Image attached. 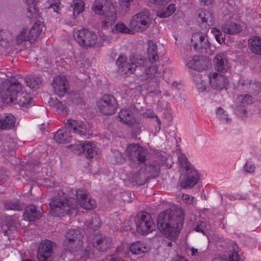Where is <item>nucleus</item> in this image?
<instances>
[{"instance_id": "f257e3e1", "label": "nucleus", "mask_w": 261, "mask_h": 261, "mask_svg": "<svg viewBox=\"0 0 261 261\" xmlns=\"http://www.w3.org/2000/svg\"><path fill=\"white\" fill-rule=\"evenodd\" d=\"M75 196L76 199H62L59 196L53 197L49 202L50 212L55 216L60 217L67 214H76L79 204L82 208L87 210L93 209L96 206L95 200L88 197L86 191L78 190Z\"/></svg>"}, {"instance_id": "f03ea898", "label": "nucleus", "mask_w": 261, "mask_h": 261, "mask_svg": "<svg viewBox=\"0 0 261 261\" xmlns=\"http://www.w3.org/2000/svg\"><path fill=\"white\" fill-rule=\"evenodd\" d=\"M185 215L181 207H173L161 212L157 219L160 231L170 240H176L184 224Z\"/></svg>"}, {"instance_id": "7ed1b4c3", "label": "nucleus", "mask_w": 261, "mask_h": 261, "mask_svg": "<svg viewBox=\"0 0 261 261\" xmlns=\"http://www.w3.org/2000/svg\"><path fill=\"white\" fill-rule=\"evenodd\" d=\"M32 98L25 92L15 79L10 80L0 77V103L18 104L21 107L29 105Z\"/></svg>"}, {"instance_id": "20e7f679", "label": "nucleus", "mask_w": 261, "mask_h": 261, "mask_svg": "<svg viewBox=\"0 0 261 261\" xmlns=\"http://www.w3.org/2000/svg\"><path fill=\"white\" fill-rule=\"evenodd\" d=\"M68 130L59 129L54 135L55 140L59 143H68L71 139L69 134L73 132L80 136L89 135L90 126L87 123L80 122L74 120H68L65 124Z\"/></svg>"}, {"instance_id": "39448f33", "label": "nucleus", "mask_w": 261, "mask_h": 261, "mask_svg": "<svg viewBox=\"0 0 261 261\" xmlns=\"http://www.w3.org/2000/svg\"><path fill=\"white\" fill-rule=\"evenodd\" d=\"M95 14L101 16L102 27L107 28L115 21L116 15L114 6L107 0H97L92 7Z\"/></svg>"}, {"instance_id": "423d86ee", "label": "nucleus", "mask_w": 261, "mask_h": 261, "mask_svg": "<svg viewBox=\"0 0 261 261\" xmlns=\"http://www.w3.org/2000/svg\"><path fill=\"white\" fill-rule=\"evenodd\" d=\"M178 160L179 166L183 171H185L184 178L180 180L181 187L185 189L193 187L198 181L199 177L198 173L194 168L191 167L184 154H180L178 158Z\"/></svg>"}, {"instance_id": "0eeeda50", "label": "nucleus", "mask_w": 261, "mask_h": 261, "mask_svg": "<svg viewBox=\"0 0 261 261\" xmlns=\"http://www.w3.org/2000/svg\"><path fill=\"white\" fill-rule=\"evenodd\" d=\"M134 221L137 232L142 235L148 234L155 228L152 218L146 212H139L135 217Z\"/></svg>"}, {"instance_id": "6e6552de", "label": "nucleus", "mask_w": 261, "mask_h": 261, "mask_svg": "<svg viewBox=\"0 0 261 261\" xmlns=\"http://www.w3.org/2000/svg\"><path fill=\"white\" fill-rule=\"evenodd\" d=\"M149 13L147 10H144L132 17L130 20V28L136 32H142L145 31L150 24Z\"/></svg>"}, {"instance_id": "1a4fd4ad", "label": "nucleus", "mask_w": 261, "mask_h": 261, "mask_svg": "<svg viewBox=\"0 0 261 261\" xmlns=\"http://www.w3.org/2000/svg\"><path fill=\"white\" fill-rule=\"evenodd\" d=\"M73 35L77 42L85 48L92 47L97 42L96 34L88 29L77 30L74 33Z\"/></svg>"}, {"instance_id": "9d476101", "label": "nucleus", "mask_w": 261, "mask_h": 261, "mask_svg": "<svg viewBox=\"0 0 261 261\" xmlns=\"http://www.w3.org/2000/svg\"><path fill=\"white\" fill-rule=\"evenodd\" d=\"M191 40L194 50L198 53L201 54L206 53V50L211 47L207 35L205 33H194L192 36Z\"/></svg>"}, {"instance_id": "9b49d317", "label": "nucleus", "mask_w": 261, "mask_h": 261, "mask_svg": "<svg viewBox=\"0 0 261 261\" xmlns=\"http://www.w3.org/2000/svg\"><path fill=\"white\" fill-rule=\"evenodd\" d=\"M98 107L103 114L111 115L115 112L117 108V102L112 95H105L99 100Z\"/></svg>"}, {"instance_id": "f8f14e48", "label": "nucleus", "mask_w": 261, "mask_h": 261, "mask_svg": "<svg viewBox=\"0 0 261 261\" xmlns=\"http://www.w3.org/2000/svg\"><path fill=\"white\" fill-rule=\"evenodd\" d=\"M56 247V244L48 240L42 241L38 247L37 258L39 261H49Z\"/></svg>"}, {"instance_id": "ddd939ff", "label": "nucleus", "mask_w": 261, "mask_h": 261, "mask_svg": "<svg viewBox=\"0 0 261 261\" xmlns=\"http://www.w3.org/2000/svg\"><path fill=\"white\" fill-rule=\"evenodd\" d=\"M126 152L129 159L134 162L143 163L146 160V152L138 144H133L128 145Z\"/></svg>"}, {"instance_id": "4468645a", "label": "nucleus", "mask_w": 261, "mask_h": 261, "mask_svg": "<svg viewBox=\"0 0 261 261\" xmlns=\"http://www.w3.org/2000/svg\"><path fill=\"white\" fill-rule=\"evenodd\" d=\"M52 86L55 93L59 97H63L68 90V82L65 76L58 75L54 78Z\"/></svg>"}, {"instance_id": "2eb2a0df", "label": "nucleus", "mask_w": 261, "mask_h": 261, "mask_svg": "<svg viewBox=\"0 0 261 261\" xmlns=\"http://www.w3.org/2000/svg\"><path fill=\"white\" fill-rule=\"evenodd\" d=\"M209 65L208 59L203 56H195L188 63L189 68L199 72L206 69Z\"/></svg>"}, {"instance_id": "dca6fc26", "label": "nucleus", "mask_w": 261, "mask_h": 261, "mask_svg": "<svg viewBox=\"0 0 261 261\" xmlns=\"http://www.w3.org/2000/svg\"><path fill=\"white\" fill-rule=\"evenodd\" d=\"M197 21L205 31H207L210 27L214 24V19L212 14L206 10H201L199 11L197 17Z\"/></svg>"}, {"instance_id": "f3484780", "label": "nucleus", "mask_w": 261, "mask_h": 261, "mask_svg": "<svg viewBox=\"0 0 261 261\" xmlns=\"http://www.w3.org/2000/svg\"><path fill=\"white\" fill-rule=\"evenodd\" d=\"M70 147L73 151H83L86 158L88 159L93 158L96 155V151L95 150L94 144L91 142H86L80 144L71 145Z\"/></svg>"}, {"instance_id": "a211bd4d", "label": "nucleus", "mask_w": 261, "mask_h": 261, "mask_svg": "<svg viewBox=\"0 0 261 261\" xmlns=\"http://www.w3.org/2000/svg\"><path fill=\"white\" fill-rule=\"evenodd\" d=\"M126 58L123 56H119L116 61V64L119 71L123 74L129 75L133 74L136 70V66L131 62H126Z\"/></svg>"}, {"instance_id": "6ab92c4d", "label": "nucleus", "mask_w": 261, "mask_h": 261, "mask_svg": "<svg viewBox=\"0 0 261 261\" xmlns=\"http://www.w3.org/2000/svg\"><path fill=\"white\" fill-rule=\"evenodd\" d=\"M209 81L211 87L218 90L225 88L228 84L227 78L223 75L216 72L214 73L212 76L209 75Z\"/></svg>"}, {"instance_id": "aec40b11", "label": "nucleus", "mask_w": 261, "mask_h": 261, "mask_svg": "<svg viewBox=\"0 0 261 261\" xmlns=\"http://www.w3.org/2000/svg\"><path fill=\"white\" fill-rule=\"evenodd\" d=\"M23 218L30 222L34 221L42 216V212L39 207L30 204L25 207L23 213Z\"/></svg>"}, {"instance_id": "412c9836", "label": "nucleus", "mask_w": 261, "mask_h": 261, "mask_svg": "<svg viewBox=\"0 0 261 261\" xmlns=\"http://www.w3.org/2000/svg\"><path fill=\"white\" fill-rule=\"evenodd\" d=\"M215 69L221 72H226L229 68L228 59L224 53L217 54L213 60Z\"/></svg>"}, {"instance_id": "4be33fe9", "label": "nucleus", "mask_w": 261, "mask_h": 261, "mask_svg": "<svg viewBox=\"0 0 261 261\" xmlns=\"http://www.w3.org/2000/svg\"><path fill=\"white\" fill-rule=\"evenodd\" d=\"M95 244L94 246L98 250L101 252L106 251L111 245L112 240L111 238H106L101 234L95 235L94 239Z\"/></svg>"}, {"instance_id": "5701e85b", "label": "nucleus", "mask_w": 261, "mask_h": 261, "mask_svg": "<svg viewBox=\"0 0 261 261\" xmlns=\"http://www.w3.org/2000/svg\"><path fill=\"white\" fill-rule=\"evenodd\" d=\"M241 86L243 90L252 93H257L261 91V84L256 81L244 80L241 82Z\"/></svg>"}, {"instance_id": "b1692460", "label": "nucleus", "mask_w": 261, "mask_h": 261, "mask_svg": "<svg viewBox=\"0 0 261 261\" xmlns=\"http://www.w3.org/2000/svg\"><path fill=\"white\" fill-rule=\"evenodd\" d=\"M82 235L80 230L70 229L66 234V240L64 242V244L67 246L74 243L79 244Z\"/></svg>"}, {"instance_id": "393cba45", "label": "nucleus", "mask_w": 261, "mask_h": 261, "mask_svg": "<svg viewBox=\"0 0 261 261\" xmlns=\"http://www.w3.org/2000/svg\"><path fill=\"white\" fill-rule=\"evenodd\" d=\"M15 123V118L11 114H5L0 117V128L2 129H11Z\"/></svg>"}, {"instance_id": "a878e982", "label": "nucleus", "mask_w": 261, "mask_h": 261, "mask_svg": "<svg viewBox=\"0 0 261 261\" xmlns=\"http://www.w3.org/2000/svg\"><path fill=\"white\" fill-rule=\"evenodd\" d=\"M28 5L27 16L29 18L36 19L40 17V13L37 7L38 0H25Z\"/></svg>"}, {"instance_id": "bb28decb", "label": "nucleus", "mask_w": 261, "mask_h": 261, "mask_svg": "<svg viewBox=\"0 0 261 261\" xmlns=\"http://www.w3.org/2000/svg\"><path fill=\"white\" fill-rule=\"evenodd\" d=\"M48 103L50 107L59 114H62L63 115L67 114L68 111V108L57 98L54 99L53 98H50Z\"/></svg>"}, {"instance_id": "cd10ccee", "label": "nucleus", "mask_w": 261, "mask_h": 261, "mask_svg": "<svg viewBox=\"0 0 261 261\" xmlns=\"http://www.w3.org/2000/svg\"><path fill=\"white\" fill-rule=\"evenodd\" d=\"M157 49L158 46L155 42L152 40L148 41L147 58L149 62H153L159 60Z\"/></svg>"}, {"instance_id": "c85d7f7f", "label": "nucleus", "mask_w": 261, "mask_h": 261, "mask_svg": "<svg viewBox=\"0 0 261 261\" xmlns=\"http://www.w3.org/2000/svg\"><path fill=\"white\" fill-rule=\"evenodd\" d=\"M120 121L130 126L136 123L132 112L128 110H122L118 114Z\"/></svg>"}, {"instance_id": "c756f323", "label": "nucleus", "mask_w": 261, "mask_h": 261, "mask_svg": "<svg viewBox=\"0 0 261 261\" xmlns=\"http://www.w3.org/2000/svg\"><path fill=\"white\" fill-rule=\"evenodd\" d=\"M42 24L40 21L36 22L28 33V41L34 42L42 31Z\"/></svg>"}, {"instance_id": "7c9ffc66", "label": "nucleus", "mask_w": 261, "mask_h": 261, "mask_svg": "<svg viewBox=\"0 0 261 261\" xmlns=\"http://www.w3.org/2000/svg\"><path fill=\"white\" fill-rule=\"evenodd\" d=\"M17 221L12 217H7L4 220L1 228L5 235L8 233V231L14 230L16 228Z\"/></svg>"}, {"instance_id": "2f4dec72", "label": "nucleus", "mask_w": 261, "mask_h": 261, "mask_svg": "<svg viewBox=\"0 0 261 261\" xmlns=\"http://www.w3.org/2000/svg\"><path fill=\"white\" fill-rule=\"evenodd\" d=\"M148 179V176L146 175L143 168L139 171L133 174L129 177V180L132 182H136L139 185H143L146 183Z\"/></svg>"}, {"instance_id": "473e14b6", "label": "nucleus", "mask_w": 261, "mask_h": 261, "mask_svg": "<svg viewBox=\"0 0 261 261\" xmlns=\"http://www.w3.org/2000/svg\"><path fill=\"white\" fill-rule=\"evenodd\" d=\"M36 165L32 162L26 163L22 166V169L19 170V174L23 178L25 177L32 178L34 174Z\"/></svg>"}, {"instance_id": "72a5a7b5", "label": "nucleus", "mask_w": 261, "mask_h": 261, "mask_svg": "<svg viewBox=\"0 0 261 261\" xmlns=\"http://www.w3.org/2000/svg\"><path fill=\"white\" fill-rule=\"evenodd\" d=\"M249 48L255 54L261 55V39L258 36H253L248 40Z\"/></svg>"}, {"instance_id": "f704fd0d", "label": "nucleus", "mask_w": 261, "mask_h": 261, "mask_svg": "<svg viewBox=\"0 0 261 261\" xmlns=\"http://www.w3.org/2000/svg\"><path fill=\"white\" fill-rule=\"evenodd\" d=\"M148 250V247L143 242L141 241L135 242L132 244L129 247V251L133 254H140L147 252Z\"/></svg>"}, {"instance_id": "c9c22d12", "label": "nucleus", "mask_w": 261, "mask_h": 261, "mask_svg": "<svg viewBox=\"0 0 261 261\" xmlns=\"http://www.w3.org/2000/svg\"><path fill=\"white\" fill-rule=\"evenodd\" d=\"M25 82L27 86L35 90L38 89L42 84V80L40 77L33 75L27 76Z\"/></svg>"}, {"instance_id": "e433bc0d", "label": "nucleus", "mask_w": 261, "mask_h": 261, "mask_svg": "<svg viewBox=\"0 0 261 261\" xmlns=\"http://www.w3.org/2000/svg\"><path fill=\"white\" fill-rule=\"evenodd\" d=\"M15 146V143L12 139L7 138L4 141L3 145L0 146V151L4 150L12 156L15 154L14 148Z\"/></svg>"}, {"instance_id": "4c0bfd02", "label": "nucleus", "mask_w": 261, "mask_h": 261, "mask_svg": "<svg viewBox=\"0 0 261 261\" xmlns=\"http://www.w3.org/2000/svg\"><path fill=\"white\" fill-rule=\"evenodd\" d=\"M222 29L224 33L230 35L239 33L242 30L241 25L237 23L226 24L223 25Z\"/></svg>"}, {"instance_id": "58836bf2", "label": "nucleus", "mask_w": 261, "mask_h": 261, "mask_svg": "<svg viewBox=\"0 0 261 261\" xmlns=\"http://www.w3.org/2000/svg\"><path fill=\"white\" fill-rule=\"evenodd\" d=\"M12 38L11 34L9 31L0 32V45L7 48L10 46Z\"/></svg>"}, {"instance_id": "ea45409f", "label": "nucleus", "mask_w": 261, "mask_h": 261, "mask_svg": "<svg viewBox=\"0 0 261 261\" xmlns=\"http://www.w3.org/2000/svg\"><path fill=\"white\" fill-rule=\"evenodd\" d=\"M146 175L149 178H154L158 176L159 174V169L154 165H145V168H143Z\"/></svg>"}, {"instance_id": "a19ab883", "label": "nucleus", "mask_w": 261, "mask_h": 261, "mask_svg": "<svg viewBox=\"0 0 261 261\" xmlns=\"http://www.w3.org/2000/svg\"><path fill=\"white\" fill-rule=\"evenodd\" d=\"M69 99V101L74 105H78L82 102L83 97L81 94L75 92L68 93V91L64 95Z\"/></svg>"}, {"instance_id": "79ce46f5", "label": "nucleus", "mask_w": 261, "mask_h": 261, "mask_svg": "<svg viewBox=\"0 0 261 261\" xmlns=\"http://www.w3.org/2000/svg\"><path fill=\"white\" fill-rule=\"evenodd\" d=\"M175 11V5L170 4L165 10L159 11L156 15L162 18H166L171 16Z\"/></svg>"}, {"instance_id": "37998d69", "label": "nucleus", "mask_w": 261, "mask_h": 261, "mask_svg": "<svg viewBox=\"0 0 261 261\" xmlns=\"http://www.w3.org/2000/svg\"><path fill=\"white\" fill-rule=\"evenodd\" d=\"M129 61L136 66V68L139 66H145L147 62L146 60L144 57L139 55L133 56L130 57Z\"/></svg>"}, {"instance_id": "c03bdc74", "label": "nucleus", "mask_w": 261, "mask_h": 261, "mask_svg": "<svg viewBox=\"0 0 261 261\" xmlns=\"http://www.w3.org/2000/svg\"><path fill=\"white\" fill-rule=\"evenodd\" d=\"M145 73L147 76L146 78V81L155 77L157 74H159L158 72V67L154 65L150 66L146 69Z\"/></svg>"}, {"instance_id": "a18cd8bd", "label": "nucleus", "mask_w": 261, "mask_h": 261, "mask_svg": "<svg viewBox=\"0 0 261 261\" xmlns=\"http://www.w3.org/2000/svg\"><path fill=\"white\" fill-rule=\"evenodd\" d=\"M4 207L6 210L21 211L22 207L18 201H7L4 203Z\"/></svg>"}, {"instance_id": "49530a36", "label": "nucleus", "mask_w": 261, "mask_h": 261, "mask_svg": "<svg viewBox=\"0 0 261 261\" xmlns=\"http://www.w3.org/2000/svg\"><path fill=\"white\" fill-rule=\"evenodd\" d=\"M84 3L82 0H76L74 2V6L73 8V16L79 15L80 13L82 12L84 10Z\"/></svg>"}, {"instance_id": "de8ad7c7", "label": "nucleus", "mask_w": 261, "mask_h": 261, "mask_svg": "<svg viewBox=\"0 0 261 261\" xmlns=\"http://www.w3.org/2000/svg\"><path fill=\"white\" fill-rule=\"evenodd\" d=\"M115 29L116 32L122 33L132 34L134 33L131 29L127 28L124 23L122 22H119L117 23L115 25Z\"/></svg>"}, {"instance_id": "09e8293b", "label": "nucleus", "mask_w": 261, "mask_h": 261, "mask_svg": "<svg viewBox=\"0 0 261 261\" xmlns=\"http://www.w3.org/2000/svg\"><path fill=\"white\" fill-rule=\"evenodd\" d=\"M101 226L100 219L98 217L95 216L92 218L91 222H89L87 224L88 228H93L96 229Z\"/></svg>"}, {"instance_id": "8fccbe9b", "label": "nucleus", "mask_w": 261, "mask_h": 261, "mask_svg": "<svg viewBox=\"0 0 261 261\" xmlns=\"http://www.w3.org/2000/svg\"><path fill=\"white\" fill-rule=\"evenodd\" d=\"M17 43L20 44L22 42L28 41V33L26 29H23L18 34L16 37Z\"/></svg>"}, {"instance_id": "3c124183", "label": "nucleus", "mask_w": 261, "mask_h": 261, "mask_svg": "<svg viewBox=\"0 0 261 261\" xmlns=\"http://www.w3.org/2000/svg\"><path fill=\"white\" fill-rule=\"evenodd\" d=\"M240 97L242 98L241 103L244 105L251 104L254 101L253 97L248 94H245L243 96L241 95Z\"/></svg>"}, {"instance_id": "603ef678", "label": "nucleus", "mask_w": 261, "mask_h": 261, "mask_svg": "<svg viewBox=\"0 0 261 261\" xmlns=\"http://www.w3.org/2000/svg\"><path fill=\"white\" fill-rule=\"evenodd\" d=\"M133 1L134 0H120V6L125 12H126Z\"/></svg>"}, {"instance_id": "864d4df0", "label": "nucleus", "mask_w": 261, "mask_h": 261, "mask_svg": "<svg viewBox=\"0 0 261 261\" xmlns=\"http://www.w3.org/2000/svg\"><path fill=\"white\" fill-rule=\"evenodd\" d=\"M8 178V171L4 169H0V185L3 184Z\"/></svg>"}, {"instance_id": "5fc2aeb1", "label": "nucleus", "mask_w": 261, "mask_h": 261, "mask_svg": "<svg viewBox=\"0 0 261 261\" xmlns=\"http://www.w3.org/2000/svg\"><path fill=\"white\" fill-rule=\"evenodd\" d=\"M235 112L237 115L241 116H245L247 114L246 110L244 107L241 106H239L236 107Z\"/></svg>"}, {"instance_id": "6e6d98bb", "label": "nucleus", "mask_w": 261, "mask_h": 261, "mask_svg": "<svg viewBox=\"0 0 261 261\" xmlns=\"http://www.w3.org/2000/svg\"><path fill=\"white\" fill-rule=\"evenodd\" d=\"M216 33L215 34L216 40L220 44L224 43V40H223V35H222V32L219 30H216Z\"/></svg>"}, {"instance_id": "4d7b16f0", "label": "nucleus", "mask_w": 261, "mask_h": 261, "mask_svg": "<svg viewBox=\"0 0 261 261\" xmlns=\"http://www.w3.org/2000/svg\"><path fill=\"white\" fill-rule=\"evenodd\" d=\"M229 261H241L236 251H233L229 256Z\"/></svg>"}, {"instance_id": "13d9d810", "label": "nucleus", "mask_w": 261, "mask_h": 261, "mask_svg": "<svg viewBox=\"0 0 261 261\" xmlns=\"http://www.w3.org/2000/svg\"><path fill=\"white\" fill-rule=\"evenodd\" d=\"M115 155L116 158V162L118 163H121L124 162V158L123 156V155L119 151H116L115 152Z\"/></svg>"}, {"instance_id": "bf43d9fd", "label": "nucleus", "mask_w": 261, "mask_h": 261, "mask_svg": "<svg viewBox=\"0 0 261 261\" xmlns=\"http://www.w3.org/2000/svg\"><path fill=\"white\" fill-rule=\"evenodd\" d=\"M60 2L59 0H55L54 3H52L48 7V9L52 8L55 12H58V10L59 9Z\"/></svg>"}, {"instance_id": "052dcab7", "label": "nucleus", "mask_w": 261, "mask_h": 261, "mask_svg": "<svg viewBox=\"0 0 261 261\" xmlns=\"http://www.w3.org/2000/svg\"><path fill=\"white\" fill-rule=\"evenodd\" d=\"M244 169L247 172L252 173L254 172L255 167L252 165L246 163L244 166Z\"/></svg>"}, {"instance_id": "680f3d73", "label": "nucleus", "mask_w": 261, "mask_h": 261, "mask_svg": "<svg viewBox=\"0 0 261 261\" xmlns=\"http://www.w3.org/2000/svg\"><path fill=\"white\" fill-rule=\"evenodd\" d=\"M146 115L148 117H150V118H156V121L158 123V124L160 125L161 124V121L159 119V118L158 117V116H156V115L153 112H149L148 111L147 113H146Z\"/></svg>"}, {"instance_id": "e2e57ef3", "label": "nucleus", "mask_w": 261, "mask_h": 261, "mask_svg": "<svg viewBox=\"0 0 261 261\" xmlns=\"http://www.w3.org/2000/svg\"><path fill=\"white\" fill-rule=\"evenodd\" d=\"M150 1L156 4L162 5V4H163L164 3H167L170 0H150Z\"/></svg>"}, {"instance_id": "0e129e2a", "label": "nucleus", "mask_w": 261, "mask_h": 261, "mask_svg": "<svg viewBox=\"0 0 261 261\" xmlns=\"http://www.w3.org/2000/svg\"><path fill=\"white\" fill-rule=\"evenodd\" d=\"M171 261H188L185 258L180 256H177L174 257Z\"/></svg>"}, {"instance_id": "69168bd1", "label": "nucleus", "mask_w": 261, "mask_h": 261, "mask_svg": "<svg viewBox=\"0 0 261 261\" xmlns=\"http://www.w3.org/2000/svg\"><path fill=\"white\" fill-rule=\"evenodd\" d=\"M201 3H203L205 5H210L213 0H200Z\"/></svg>"}, {"instance_id": "338daca9", "label": "nucleus", "mask_w": 261, "mask_h": 261, "mask_svg": "<svg viewBox=\"0 0 261 261\" xmlns=\"http://www.w3.org/2000/svg\"><path fill=\"white\" fill-rule=\"evenodd\" d=\"M223 113H224L223 110L221 108L219 107L218 108L217 112H216V113L218 115L221 116L222 114H223Z\"/></svg>"}, {"instance_id": "774afa93", "label": "nucleus", "mask_w": 261, "mask_h": 261, "mask_svg": "<svg viewBox=\"0 0 261 261\" xmlns=\"http://www.w3.org/2000/svg\"><path fill=\"white\" fill-rule=\"evenodd\" d=\"M195 230L197 232H201L203 234L204 233L203 230L200 228V227L199 225H197L196 226V227L195 228Z\"/></svg>"}]
</instances>
